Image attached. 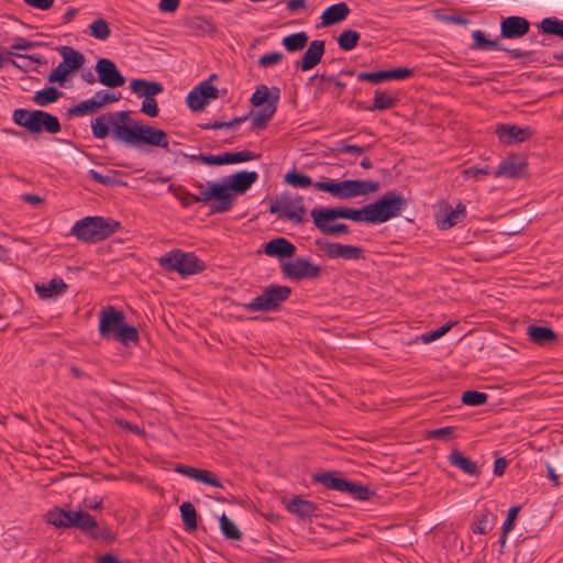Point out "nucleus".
<instances>
[{
    "mask_svg": "<svg viewBox=\"0 0 563 563\" xmlns=\"http://www.w3.org/2000/svg\"><path fill=\"white\" fill-rule=\"evenodd\" d=\"M383 223L387 221V194L383 195L375 203L362 208V222Z\"/></svg>",
    "mask_w": 563,
    "mask_h": 563,
    "instance_id": "23",
    "label": "nucleus"
},
{
    "mask_svg": "<svg viewBox=\"0 0 563 563\" xmlns=\"http://www.w3.org/2000/svg\"><path fill=\"white\" fill-rule=\"evenodd\" d=\"M280 98V89L266 85H260L253 92L250 101L254 107L263 108L256 112H252V125L254 129H265L275 114Z\"/></svg>",
    "mask_w": 563,
    "mask_h": 563,
    "instance_id": "6",
    "label": "nucleus"
},
{
    "mask_svg": "<svg viewBox=\"0 0 563 563\" xmlns=\"http://www.w3.org/2000/svg\"><path fill=\"white\" fill-rule=\"evenodd\" d=\"M341 493L349 494L357 500H367L369 497V489L367 486L354 482H349L346 479Z\"/></svg>",
    "mask_w": 563,
    "mask_h": 563,
    "instance_id": "39",
    "label": "nucleus"
},
{
    "mask_svg": "<svg viewBox=\"0 0 563 563\" xmlns=\"http://www.w3.org/2000/svg\"><path fill=\"white\" fill-rule=\"evenodd\" d=\"M141 111L151 118L158 115V106L154 97L145 98L143 100Z\"/></svg>",
    "mask_w": 563,
    "mask_h": 563,
    "instance_id": "60",
    "label": "nucleus"
},
{
    "mask_svg": "<svg viewBox=\"0 0 563 563\" xmlns=\"http://www.w3.org/2000/svg\"><path fill=\"white\" fill-rule=\"evenodd\" d=\"M194 29L205 33L214 32V25L202 16H196L194 22Z\"/></svg>",
    "mask_w": 563,
    "mask_h": 563,
    "instance_id": "64",
    "label": "nucleus"
},
{
    "mask_svg": "<svg viewBox=\"0 0 563 563\" xmlns=\"http://www.w3.org/2000/svg\"><path fill=\"white\" fill-rule=\"evenodd\" d=\"M121 223L111 218L85 217L75 222L70 233L85 243H99L118 232Z\"/></svg>",
    "mask_w": 563,
    "mask_h": 563,
    "instance_id": "3",
    "label": "nucleus"
},
{
    "mask_svg": "<svg viewBox=\"0 0 563 563\" xmlns=\"http://www.w3.org/2000/svg\"><path fill=\"white\" fill-rule=\"evenodd\" d=\"M488 395L477 390H466L463 393L462 401L467 406H482L486 404Z\"/></svg>",
    "mask_w": 563,
    "mask_h": 563,
    "instance_id": "52",
    "label": "nucleus"
},
{
    "mask_svg": "<svg viewBox=\"0 0 563 563\" xmlns=\"http://www.w3.org/2000/svg\"><path fill=\"white\" fill-rule=\"evenodd\" d=\"M527 334L538 345H548L558 339V334L547 327L529 325Z\"/></svg>",
    "mask_w": 563,
    "mask_h": 563,
    "instance_id": "32",
    "label": "nucleus"
},
{
    "mask_svg": "<svg viewBox=\"0 0 563 563\" xmlns=\"http://www.w3.org/2000/svg\"><path fill=\"white\" fill-rule=\"evenodd\" d=\"M336 208H313L310 212L311 218L313 219V224L316 228L327 235L334 224L333 221L339 219V214H335Z\"/></svg>",
    "mask_w": 563,
    "mask_h": 563,
    "instance_id": "26",
    "label": "nucleus"
},
{
    "mask_svg": "<svg viewBox=\"0 0 563 563\" xmlns=\"http://www.w3.org/2000/svg\"><path fill=\"white\" fill-rule=\"evenodd\" d=\"M207 188L201 183L195 185V187L199 190L198 195L191 197V201L208 203L212 199L217 200L218 203H223L225 201V187L221 186L220 183H207Z\"/></svg>",
    "mask_w": 563,
    "mask_h": 563,
    "instance_id": "22",
    "label": "nucleus"
},
{
    "mask_svg": "<svg viewBox=\"0 0 563 563\" xmlns=\"http://www.w3.org/2000/svg\"><path fill=\"white\" fill-rule=\"evenodd\" d=\"M529 29L530 23L526 18L507 16L500 22V36L504 38H520L529 32Z\"/></svg>",
    "mask_w": 563,
    "mask_h": 563,
    "instance_id": "19",
    "label": "nucleus"
},
{
    "mask_svg": "<svg viewBox=\"0 0 563 563\" xmlns=\"http://www.w3.org/2000/svg\"><path fill=\"white\" fill-rule=\"evenodd\" d=\"M289 512L296 514L300 519L317 516L318 506L308 499L295 496L286 506Z\"/></svg>",
    "mask_w": 563,
    "mask_h": 563,
    "instance_id": "29",
    "label": "nucleus"
},
{
    "mask_svg": "<svg viewBox=\"0 0 563 563\" xmlns=\"http://www.w3.org/2000/svg\"><path fill=\"white\" fill-rule=\"evenodd\" d=\"M360 81H368L371 84H379L387 80V69L375 73H360L357 75Z\"/></svg>",
    "mask_w": 563,
    "mask_h": 563,
    "instance_id": "55",
    "label": "nucleus"
},
{
    "mask_svg": "<svg viewBox=\"0 0 563 563\" xmlns=\"http://www.w3.org/2000/svg\"><path fill=\"white\" fill-rule=\"evenodd\" d=\"M455 432L456 427L448 426L427 431L426 438L441 441H450L456 437Z\"/></svg>",
    "mask_w": 563,
    "mask_h": 563,
    "instance_id": "48",
    "label": "nucleus"
},
{
    "mask_svg": "<svg viewBox=\"0 0 563 563\" xmlns=\"http://www.w3.org/2000/svg\"><path fill=\"white\" fill-rule=\"evenodd\" d=\"M413 69L408 67H397L389 69V80H404L412 76Z\"/></svg>",
    "mask_w": 563,
    "mask_h": 563,
    "instance_id": "61",
    "label": "nucleus"
},
{
    "mask_svg": "<svg viewBox=\"0 0 563 563\" xmlns=\"http://www.w3.org/2000/svg\"><path fill=\"white\" fill-rule=\"evenodd\" d=\"M324 51L325 43L323 40L312 41L303 53L301 59L296 62L295 67L302 71H308L314 68L321 62Z\"/></svg>",
    "mask_w": 563,
    "mask_h": 563,
    "instance_id": "18",
    "label": "nucleus"
},
{
    "mask_svg": "<svg viewBox=\"0 0 563 563\" xmlns=\"http://www.w3.org/2000/svg\"><path fill=\"white\" fill-rule=\"evenodd\" d=\"M490 512L485 510L483 514L475 516L474 521L471 525V530L475 534L488 533L493 525L489 522Z\"/></svg>",
    "mask_w": 563,
    "mask_h": 563,
    "instance_id": "41",
    "label": "nucleus"
},
{
    "mask_svg": "<svg viewBox=\"0 0 563 563\" xmlns=\"http://www.w3.org/2000/svg\"><path fill=\"white\" fill-rule=\"evenodd\" d=\"M269 212L277 213L279 218L287 219L295 224H302L306 220V207L301 196L282 195L278 200L271 203Z\"/></svg>",
    "mask_w": 563,
    "mask_h": 563,
    "instance_id": "12",
    "label": "nucleus"
},
{
    "mask_svg": "<svg viewBox=\"0 0 563 563\" xmlns=\"http://www.w3.org/2000/svg\"><path fill=\"white\" fill-rule=\"evenodd\" d=\"M186 101L187 106L195 112L201 111L207 104L197 86L187 95Z\"/></svg>",
    "mask_w": 563,
    "mask_h": 563,
    "instance_id": "53",
    "label": "nucleus"
},
{
    "mask_svg": "<svg viewBox=\"0 0 563 563\" xmlns=\"http://www.w3.org/2000/svg\"><path fill=\"white\" fill-rule=\"evenodd\" d=\"M220 528L225 538L232 540H241L242 533L235 523L224 514L220 517Z\"/></svg>",
    "mask_w": 563,
    "mask_h": 563,
    "instance_id": "45",
    "label": "nucleus"
},
{
    "mask_svg": "<svg viewBox=\"0 0 563 563\" xmlns=\"http://www.w3.org/2000/svg\"><path fill=\"white\" fill-rule=\"evenodd\" d=\"M519 510L520 506H514L508 510L507 518L503 523L505 532H510L512 530Z\"/></svg>",
    "mask_w": 563,
    "mask_h": 563,
    "instance_id": "63",
    "label": "nucleus"
},
{
    "mask_svg": "<svg viewBox=\"0 0 563 563\" xmlns=\"http://www.w3.org/2000/svg\"><path fill=\"white\" fill-rule=\"evenodd\" d=\"M339 218L349 219L356 222H362V209H353V208H336Z\"/></svg>",
    "mask_w": 563,
    "mask_h": 563,
    "instance_id": "58",
    "label": "nucleus"
},
{
    "mask_svg": "<svg viewBox=\"0 0 563 563\" xmlns=\"http://www.w3.org/2000/svg\"><path fill=\"white\" fill-rule=\"evenodd\" d=\"M266 255L277 258L292 257L296 253V246L285 238H276L264 245Z\"/></svg>",
    "mask_w": 563,
    "mask_h": 563,
    "instance_id": "25",
    "label": "nucleus"
},
{
    "mask_svg": "<svg viewBox=\"0 0 563 563\" xmlns=\"http://www.w3.org/2000/svg\"><path fill=\"white\" fill-rule=\"evenodd\" d=\"M473 44L472 49L476 51H490V49H504L497 40H488L483 31L476 30L472 33Z\"/></svg>",
    "mask_w": 563,
    "mask_h": 563,
    "instance_id": "36",
    "label": "nucleus"
},
{
    "mask_svg": "<svg viewBox=\"0 0 563 563\" xmlns=\"http://www.w3.org/2000/svg\"><path fill=\"white\" fill-rule=\"evenodd\" d=\"M282 59L283 54L280 52H272L261 56L257 63L260 67L266 68L278 64Z\"/></svg>",
    "mask_w": 563,
    "mask_h": 563,
    "instance_id": "59",
    "label": "nucleus"
},
{
    "mask_svg": "<svg viewBox=\"0 0 563 563\" xmlns=\"http://www.w3.org/2000/svg\"><path fill=\"white\" fill-rule=\"evenodd\" d=\"M313 186L319 191L328 192L338 199L365 196L377 191L379 188V184L373 180L349 179L339 181L330 178L316 181Z\"/></svg>",
    "mask_w": 563,
    "mask_h": 563,
    "instance_id": "4",
    "label": "nucleus"
},
{
    "mask_svg": "<svg viewBox=\"0 0 563 563\" xmlns=\"http://www.w3.org/2000/svg\"><path fill=\"white\" fill-rule=\"evenodd\" d=\"M130 121V111L108 112L97 117L91 121V132L96 139H106L110 132L111 137L119 143H122L117 134L120 126H125Z\"/></svg>",
    "mask_w": 563,
    "mask_h": 563,
    "instance_id": "10",
    "label": "nucleus"
},
{
    "mask_svg": "<svg viewBox=\"0 0 563 563\" xmlns=\"http://www.w3.org/2000/svg\"><path fill=\"white\" fill-rule=\"evenodd\" d=\"M453 325H454V322H449L434 331H430V332L421 334L420 339L426 344L431 343V342L440 339L441 336H443L445 333H448Z\"/></svg>",
    "mask_w": 563,
    "mask_h": 563,
    "instance_id": "54",
    "label": "nucleus"
},
{
    "mask_svg": "<svg viewBox=\"0 0 563 563\" xmlns=\"http://www.w3.org/2000/svg\"><path fill=\"white\" fill-rule=\"evenodd\" d=\"M62 92L55 87H47L36 91L32 98L33 102L40 107H45L58 100Z\"/></svg>",
    "mask_w": 563,
    "mask_h": 563,
    "instance_id": "37",
    "label": "nucleus"
},
{
    "mask_svg": "<svg viewBox=\"0 0 563 563\" xmlns=\"http://www.w3.org/2000/svg\"><path fill=\"white\" fill-rule=\"evenodd\" d=\"M117 134L122 139V144L131 147H140L141 145H151L169 151L168 135L164 130L142 124L130 115V121L125 126H120Z\"/></svg>",
    "mask_w": 563,
    "mask_h": 563,
    "instance_id": "2",
    "label": "nucleus"
},
{
    "mask_svg": "<svg viewBox=\"0 0 563 563\" xmlns=\"http://www.w3.org/2000/svg\"><path fill=\"white\" fill-rule=\"evenodd\" d=\"M466 218V207L459 202L455 208L445 205L437 214V223L441 230H448L461 223Z\"/></svg>",
    "mask_w": 563,
    "mask_h": 563,
    "instance_id": "20",
    "label": "nucleus"
},
{
    "mask_svg": "<svg viewBox=\"0 0 563 563\" xmlns=\"http://www.w3.org/2000/svg\"><path fill=\"white\" fill-rule=\"evenodd\" d=\"M525 170L526 164L522 161L517 156H509L500 162L498 168L494 172V176L497 178H517L523 175Z\"/></svg>",
    "mask_w": 563,
    "mask_h": 563,
    "instance_id": "27",
    "label": "nucleus"
},
{
    "mask_svg": "<svg viewBox=\"0 0 563 563\" xmlns=\"http://www.w3.org/2000/svg\"><path fill=\"white\" fill-rule=\"evenodd\" d=\"M309 37L306 32L301 31L287 35L283 38L282 44L288 53H295L303 49L308 44Z\"/></svg>",
    "mask_w": 563,
    "mask_h": 563,
    "instance_id": "35",
    "label": "nucleus"
},
{
    "mask_svg": "<svg viewBox=\"0 0 563 563\" xmlns=\"http://www.w3.org/2000/svg\"><path fill=\"white\" fill-rule=\"evenodd\" d=\"M13 122L24 128L31 134L46 132L56 134L60 132L62 125L59 119L43 110L15 109L12 113Z\"/></svg>",
    "mask_w": 563,
    "mask_h": 563,
    "instance_id": "5",
    "label": "nucleus"
},
{
    "mask_svg": "<svg viewBox=\"0 0 563 563\" xmlns=\"http://www.w3.org/2000/svg\"><path fill=\"white\" fill-rule=\"evenodd\" d=\"M291 295V289L288 286L272 285L264 289V291L255 297L251 302L243 303L242 306L252 312L275 311L280 305L286 301Z\"/></svg>",
    "mask_w": 563,
    "mask_h": 563,
    "instance_id": "9",
    "label": "nucleus"
},
{
    "mask_svg": "<svg viewBox=\"0 0 563 563\" xmlns=\"http://www.w3.org/2000/svg\"><path fill=\"white\" fill-rule=\"evenodd\" d=\"M40 45H41L40 42H33V41H29V40L23 38V37H18L14 41V43L11 45V49H13V51H27V49L35 48V47H37Z\"/></svg>",
    "mask_w": 563,
    "mask_h": 563,
    "instance_id": "62",
    "label": "nucleus"
},
{
    "mask_svg": "<svg viewBox=\"0 0 563 563\" xmlns=\"http://www.w3.org/2000/svg\"><path fill=\"white\" fill-rule=\"evenodd\" d=\"M67 287L62 278H53L48 283L36 284L35 291L41 299H51L64 294Z\"/></svg>",
    "mask_w": 563,
    "mask_h": 563,
    "instance_id": "30",
    "label": "nucleus"
},
{
    "mask_svg": "<svg viewBox=\"0 0 563 563\" xmlns=\"http://www.w3.org/2000/svg\"><path fill=\"white\" fill-rule=\"evenodd\" d=\"M58 53L63 57V62L51 71L47 79L49 82H58L63 86L67 76L85 64V56L71 46H60Z\"/></svg>",
    "mask_w": 563,
    "mask_h": 563,
    "instance_id": "11",
    "label": "nucleus"
},
{
    "mask_svg": "<svg viewBox=\"0 0 563 563\" xmlns=\"http://www.w3.org/2000/svg\"><path fill=\"white\" fill-rule=\"evenodd\" d=\"M47 523L58 529L77 528L88 538L96 541L111 543L115 540V533L107 526H100L98 521L85 510H64L54 507L45 515Z\"/></svg>",
    "mask_w": 563,
    "mask_h": 563,
    "instance_id": "1",
    "label": "nucleus"
},
{
    "mask_svg": "<svg viewBox=\"0 0 563 563\" xmlns=\"http://www.w3.org/2000/svg\"><path fill=\"white\" fill-rule=\"evenodd\" d=\"M89 27L90 34L100 41H106L111 34L109 23L104 19L93 21Z\"/></svg>",
    "mask_w": 563,
    "mask_h": 563,
    "instance_id": "46",
    "label": "nucleus"
},
{
    "mask_svg": "<svg viewBox=\"0 0 563 563\" xmlns=\"http://www.w3.org/2000/svg\"><path fill=\"white\" fill-rule=\"evenodd\" d=\"M449 462L463 471L465 474L477 476L479 475L478 466L470 457L464 456L459 450H453L449 455Z\"/></svg>",
    "mask_w": 563,
    "mask_h": 563,
    "instance_id": "33",
    "label": "nucleus"
},
{
    "mask_svg": "<svg viewBox=\"0 0 563 563\" xmlns=\"http://www.w3.org/2000/svg\"><path fill=\"white\" fill-rule=\"evenodd\" d=\"M351 10L345 2H339L327 8L321 15V23L323 26H331L344 21Z\"/></svg>",
    "mask_w": 563,
    "mask_h": 563,
    "instance_id": "28",
    "label": "nucleus"
},
{
    "mask_svg": "<svg viewBox=\"0 0 563 563\" xmlns=\"http://www.w3.org/2000/svg\"><path fill=\"white\" fill-rule=\"evenodd\" d=\"M99 333L102 339L110 340L115 339L118 335L125 316L122 311L117 310L112 306L102 308L99 312Z\"/></svg>",
    "mask_w": 563,
    "mask_h": 563,
    "instance_id": "14",
    "label": "nucleus"
},
{
    "mask_svg": "<svg viewBox=\"0 0 563 563\" xmlns=\"http://www.w3.org/2000/svg\"><path fill=\"white\" fill-rule=\"evenodd\" d=\"M130 87L137 97H144V99L154 97L163 91L162 84L145 79H133Z\"/></svg>",
    "mask_w": 563,
    "mask_h": 563,
    "instance_id": "31",
    "label": "nucleus"
},
{
    "mask_svg": "<svg viewBox=\"0 0 563 563\" xmlns=\"http://www.w3.org/2000/svg\"><path fill=\"white\" fill-rule=\"evenodd\" d=\"M87 175L90 179H92L93 181L101 184L103 186H111V185L119 184V181L114 178V176L103 175L96 169L88 170Z\"/></svg>",
    "mask_w": 563,
    "mask_h": 563,
    "instance_id": "56",
    "label": "nucleus"
},
{
    "mask_svg": "<svg viewBox=\"0 0 563 563\" xmlns=\"http://www.w3.org/2000/svg\"><path fill=\"white\" fill-rule=\"evenodd\" d=\"M180 516L187 531L197 529V511L191 503L185 501L181 504Z\"/></svg>",
    "mask_w": 563,
    "mask_h": 563,
    "instance_id": "38",
    "label": "nucleus"
},
{
    "mask_svg": "<svg viewBox=\"0 0 563 563\" xmlns=\"http://www.w3.org/2000/svg\"><path fill=\"white\" fill-rule=\"evenodd\" d=\"M496 134L501 143L511 145L528 140L532 132L529 128H520L515 124H499L496 128Z\"/></svg>",
    "mask_w": 563,
    "mask_h": 563,
    "instance_id": "21",
    "label": "nucleus"
},
{
    "mask_svg": "<svg viewBox=\"0 0 563 563\" xmlns=\"http://www.w3.org/2000/svg\"><path fill=\"white\" fill-rule=\"evenodd\" d=\"M114 340L125 345L129 343H137L140 340L139 331L135 327L128 325L124 320L123 325H121L120 331Z\"/></svg>",
    "mask_w": 563,
    "mask_h": 563,
    "instance_id": "44",
    "label": "nucleus"
},
{
    "mask_svg": "<svg viewBox=\"0 0 563 563\" xmlns=\"http://www.w3.org/2000/svg\"><path fill=\"white\" fill-rule=\"evenodd\" d=\"M158 264L167 272H177L186 277L202 272L205 263L194 253H185L181 250H173L158 258Z\"/></svg>",
    "mask_w": 563,
    "mask_h": 563,
    "instance_id": "8",
    "label": "nucleus"
},
{
    "mask_svg": "<svg viewBox=\"0 0 563 563\" xmlns=\"http://www.w3.org/2000/svg\"><path fill=\"white\" fill-rule=\"evenodd\" d=\"M260 157V154H255L251 151H242L236 153H223L220 155H192V159H199L205 164L208 165H225V164H238L243 162H249L253 159H257Z\"/></svg>",
    "mask_w": 563,
    "mask_h": 563,
    "instance_id": "17",
    "label": "nucleus"
},
{
    "mask_svg": "<svg viewBox=\"0 0 563 563\" xmlns=\"http://www.w3.org/2000/svg\"><path fill=\"white\" fill-rule=\"evenodd\" d=\"M99 110L97 108V103L92 98L80 101L76 106L68 109L69 117H84L87 114L97 113Z\"/></svg>",
    "mask_w": 563,
    "mask_h": 563,
    "instance_id": "40",
    "label": "nucleus"
},
{
    "mask_svg": "<svg viewBox=\"0 0 563 563\" xmlns=\"http://www.w3.org/2000/svg\"><path fill=\"white\" fill-rule=\"evenodd\" d=\"M360 37L361 35L357 31L345 30L339 35L338 44L341 49L351 51L357 45Z\"/></svg>",
    "mask_w": 563,
    "mask_h": 563,
    "instance_id": "43",
    "label": "nucleus"
},
{
    "mask_svg": "<svg viewBox=\"0 0 563 563\" xmlns=\"http://www.w3.org/2000/svg\"><path fill=\"white\" fill-rule=\"evenodd\" d=\"M316 245L330 258L358 260L363 253V250L358 246L330 242L324 239H317Z\"/></svg>",
    "mask_w": 563,
    "mask_h": 563,
    "instance_id": "16",
    "label": "nucleus"
},
{
    "mask_svg": "<svg viewBox=\"0 0 563 563\" xmlns=\"http://www.w3.org/2000/svg\"><path fill=\"white\" fill-rule=\"evenodd\" d=\"M217 75H211L209 79L203 80L199 85H197V88L199 89L200 95L208 103L211 99H217L219 97V89L211 85V80L216 78Z\"/></svg>",
    "mask_w": 563,
    "mask_h": 563,
    "instance_id": "51",
    "label": "nucleus"
},
{
    "mask_svg": "<svg viewBox=\"0 0 563 563\" xmlns=\"http://www.w3.org/2000/svg\"><path fill=\"white\" fill-rule=\"evenodd\" d=\"M488 175H494V172H492L488 166H484V167L471 166L463 170V176L466 179H470V178L478 179L482 176H488Z\"/></svg>",
    "mask_w": 563,
    "mask_h": 563,
    "instance_id": "57",
    "label": "nucleus"
},
{
    "mask_svg": "<svg viewBox=\"0 0 563 563\" xmlns=\"http://www.w3.org/2000/svg\"><path fill=\"white\" fill-rule=\"evenodd\" d=\"M282 271L285 276L292 280L313 279L321 275L322 268L310 260L298 257L291 262L284 263Z\"/></svg>",
    "mask_w": 563,
    "mask_h": 563,
    "instance_id": "13",
    "label": "nucleus"
},
{
    "mask_svg": "<svg viewBox=\"0 0 563 563\" xmlns=\"http://www.w3.org/2000/svg\"><path fill=\"white\" fill-rule=\"evenodd\" d=\"M175 471L179 474H183L189 478H192L195 481L201 482L203 484L213 486V487H222L221 482L218 479V477L208 470H201L196 468L192 466L178 464L175 467Z\"/></svg>",
    "mask_w": 563,
    "mask_h": 563,
    "instance_id": "24",
    "label": "nucleus"
},
{
    "mask_svg": "<svg viewBox=\"0 0 563 563\" xmlns=\"http://www.w3.org/2000/svg\"><path fill=\"white\" fill-rule=\"evenodd\" d=\"M95 70L98 75V81L106 87L117 88L125 84V77L111 59L99 58L96 63Z\"/></svg>",
    "mask_w": 563,
    "mask_h": 563,
    "instance_id": "15",
    "label": "nucleus"
},
{
    "mask_svg": "<svg viewBox=\"0 0 563 563\" xmlns=\"http://www.w3.org/2000/svg\"><path fill=\"white\" fill-rule=\"evenodd\" d=\"M541 31L545 34L556 35L563 38V20L558 18H544L540 24Z\"/></svg>",
    "mask_w": 563,
    "mask_h": 563,
    "instance_id": "42",
    "label": "nucleus"
},
{
    "mask_svg": "<svg viewBox=\"0 0 563 563\" xmlns=\"http://www.w3.org/2000/svg\"><path fill=\"white\" fill-rule=\"evenodd\" d=\"M258 174L254 170H241L227 177V181L220 183L221 186L225 187V201L223 203H214L211 207V213H224L232 208L234 202V195H242L246 192L253 184L256 183Z\"/></svg>",
    "mask_w": 563,
    "mask_h": 563,
    "instance_id": "7",
    "label": "nucleus"
},
{
    "mask_svg": "<svg viewBox=\"0 0 563 563\" xmlns=\"http://www.w3.org/2000/svg\"><path fill=\"white\" fill-rule=\"evenodd\" d=\"M407 207V200L396 194L395 191H389V219L394 217H398Z\"/></svg>",
    "mask_w": 563,
    "mask_h": 563,
    "instance_id": "49",
    "label": "nucleus"
},
{
    "mask_svg": "<svg viewBox=\"0 0 563 563\" xmlns=\"http://www.w3.org/2000/svg\"><path fill=\"white\" fill-rule=\"evenodd\" d=\"M92 97L97 103L98 110H100L107 104H111L119 101L121 99V92H109L107 90H99Z\"/></svg>",
    "mask_w": 563,
    "mask_h": 563,
    "instance_id": "50",
    "label": "nucleus"
},
{
    "mask_svg": "<svg viewBox=\"0 0 563 563\" xmlns=\"http://www.w3.org/2000/svg\"><path fill=\"white\" fill-rule=\"evenodd\" d=\"M285 181L296 188H307L312 185V179L308 175L296 170L288 172L285 176Z\"/></svg>",
    "mask_w": 563,
    "mask_h": 563,
    "instance_id": "47",
    "label": "nucleus"
},
{
    "mask_svg": "<svg viewBox=\"0 0 563 563\" xmlns=\"http://www.w3.org/2000/svg\"><path fill=\"white\" fill-rule=\"evenodd\" d=\"M313 482L322 484L325 488L342 492L345 479L338 472H327L313 475Z\"/></svg>",
    "mask_w": 563,
    "mask_h": 563,
    "instance_id": "34",
    "label": "nucleus"
}]
</instances>
